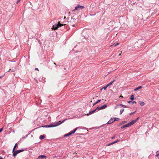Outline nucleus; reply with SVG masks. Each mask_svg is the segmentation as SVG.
<instances>
[{
	"instance_id": "f257e3e1",
	"label": "nucleus",
	"mask_w": 159,
	"mask_h": 159,
	"mask_svg": "<svg viewBox=\"0 0 159 159\" xmlns=\"http://www.w3.org/2000/svg\"><path fill=\"white\" fill-rule=\"evenodd\" d=\"M63 25V24H61L60 22H59L58 24H56L53 26L52 29L54 30H56L59 27H60Z\"/></svg>"
},
{
	"instance_id": "f03ea898",
	"label": "nucleus",
	"mask_w": 159,
	"mask_h": 159,
	"mask_svg": "<svg viewBox=\"0 0 159 159\" xmlns=\"http://www.w3.org/2000/svg\"><path fill=\"white\" fill-rule=\"evenodd\" d=\"M24 151V149H20L15 151V150L14 152L12 151L13 156V157L16 156L17 154L20 153V152H23Z\"/></svg>"
},
{
	"instance_id": "7ed1b4c3",
	"label": "nucleus",
	"mask_w": 159,
	"mask_h": 159,
	"mask_svg": "<svg viewBox=\"0 0 159 159\" xmlns=\"http://www.w3.org/2000/svg\"><path fill=\"white\" fill-rule=\"evenodd\" d=\"M78 128V127L76 128L74 130L70 132L68 134H65L64 135V137H67V136H68L71 135V134L74 133L76 131V130H77Z\"/></svg>"
},
{
	"instance_id": "20e7f679",
	"label": "nucleus",
	"mask_w": 159,
	"mask_h": 159,
	"mask_svg": "<svg viewBox=\"0 0 159 159\" xmlns=\"http://www.w3.org/2000/svg\"><path fill=\"white\" fill-rule=\"evenodd\" d=\"M84 8V6L78 5L77 6L75 7V9L73 10V11H75L76 10H79V9H82Z\"/></svg>"
},
{
	"instance_id": "39448f33",
	"label": "nucleus",
	"mask_w": 159,
	"mask_h": 159,
	"mask_svg": "<svg viewBox=\"0 0 159 159\" xmlns=\"http://www.w3.org/2000/svg\"><path fill=\"white\" fill-rule=\"evenodd\" d=\"M67 119H65L63 120L61 122H60V123H59V122H61V121H59L58 122H57L56 123V125H55L54 124H53V126H55V127L57 126H58L61 124L62 123L64 122Z\"/></svg>"
},
{
	"instance_id": "423d86ee",
	"label": "nucleus",
	"mask_w": 159,
	"mask_h": 159,
	"mask_svg": "<svg viewBox=\"0 0 159 159\" xmlns=\"http://www.w3.org/2000/svg\"><path fill=\"white\" fill-rule=\"evenodd\" d=\"M107 107V105L106 104H105L101 107H97V109H98L99 110H102L103 109H105Z\"/></svg>"
},
{
	"instance_id": "0eeeda50",
	"label": "nucleus",
	"mask_w": 159,
	"mask_h": 159,
	"mask_svg": "<svg viewBox=\"0 0 159 159\" xmlns=\"http://www.w3.org/2000/svg\"><path fill=\"white\" fill-rule=\"evenodd\" d=\"M55 126H53V124H51L49 125H44L42 126V127L43 128H48V127H54Z\"/></svg>"
},
{
	"instance_id": "6e6552de",
	"label": "nucleus",
	"mask_w": 159,
	"mask_h": 159,
	"mask_svg": "<svg viewBox=\"0 0 159 159\" xmlns=\"http://www.w3.org/2000/svg\"><path fill=\"white\" fill-rule=\"evenodd\" d=\"M128 103L130 104L133 105L134 104H136V102L134 101H129L128 102Z\"/></svg>"
},
{
	"instance_id": "1a4fd4ad",
	"label": "nucleus",
	"mask_w": 159,
	"mask_h": 159,
	"mask_svg": "<svg viewBox=\"0 0 159 159\" xmlns=\"http://www.w3.org/2000/svg\"><path fill=\"white\" fill-rule=\"evenodd\" d=\"M97 110V108H96V109H95V110H94L93 111H89V114H87V115L88 116L89 115H91V114H92L93 113H94Z\"/></svg>"
},
{
	"instance_id": "9d476101",
	"label": "nucleus",
	"mask_w": 159,
	"mask_h": 159,
	"mask_svg": "<svg viewBox=\"0 0 159 159\" xmlns=\"http://www.w3.org/2000/svg\"><path fill=\"white\" fill-rule=\"evenodd\" d=\"M114 121L113 119H112V118H111L107 122V124H111V123H113Z\"/></svg>"
},
{
	"instance_id": "9b49d317",
	"label": "nucleus",
	"mask_w": 159,
	"mask_h": 159,
	"mask_svg": "<svg viewBox=\"0 0 159 159\" xmlns=\"http://www.w3.org/2000/svg\"><path fill=\"white\" fill-rule=\"evenodd\" d=\"M116 81V79L114 80L113 81H111L109 83H108L107 85V86H109L111 85L113 83Z\"/></svg>"
},
{
	"instance_id": "f8f14e48",
	"label": "nucleus",
	"mask_w": 159,
	"mask_h": 159,
	"mask_svg": "<svg viewBox=\"0 0 159 159\" xmlns=\"http://www.w3.org/2000/svg\"><path fill=\"white\" fill-rule=\"evenodd\" d=\"M100 101H101V100H100V99L98 100L96 102L94 103L93 104V106H94L95 105H96L98 103V102H99Z\"/></svg>"
},
{
	"instance_id": "ddd939ff",
	"label": "nucleus",
	"mask_w": 159,
	"mask_h": 159,
	"mask_svg": "<svg viewBox=\"0 0 159 159\" xmlns=\"http://www.w3.org/2000/svg\"><path fill=\"white\" fill-rule=\"evenodd\" d=\"M142 88V86H141L138 87L137 88H136V89H134V91H136L139 89H141Z\"/></svg>"
},
{
	"instance_id": "4468645a",
	"label": "nucleus",
	"mask_w": 159,
	"mask_h": 159,
	"mask_svg": "<svg viewBox=\"0 0 159 159\" xmlns=\"http://www.w3.org/2000/svg\"><path fill=\"white\" fill-rule=\"evenodd\" d=\"M139 104L141 106H143L144 105V103L143 102H139Z\"/></svg>"
},
{
	"instance_id": "2eb2a0df",
	"label": "nucleus",
	"mask_w": 159,
	"mask_h": 159,
	"mask_svg": "<svg viewBox=\"0 0 159 159\" xmlns=\"http://www.w3.org/2000/svg\"><path fill=\"white\" fill-rule=\"evenodd\" d=\"M44 138H45V136L43 135H41L39 137L40 139L41 140L44 139Z\"/></svg>"
},
{
	"instance_id": "dca6fc26",
	"label": "nucleus",
	"mask_w": 159,
	"mask_h": 159,
	"mask_svg": "<svg viewBox=\"0 0 159 159\" xmlns=\"http://www.w3.org/2000/svg\"><path fill=\"white\" fill-rule=\"evenodd\" d=\"M130 126H131V125H130V123H129L125 125V127H128Z\"/></svg>"
},
{
	"instance_id": "f3484780",
	"label": "nucleus",
	"mask_w": 159,
	"mask_h": 159,
	"mask_svg": "<svg viewBox=\"0 0 159 159\" xmlns=\"http://www.w3.org/2000/svg\"><path fill=\"white\" fill-rule=\"evenodd\" d=\"M17 145V143H16L15 144V146H14V148H13V150H12V151L13 152H14V150H15V148H16V147Z\"/></svg>"
},
{
	"instance_id": "a211bd4d",
	"label": "nucleus",
	"mask_w": 159,
	"mask_h": 159,
	"mask_svg": "<svg viewBox=\"0 0 159 159\" xmlns=\"http://www.w3.org/2000/svg\"><path fill=\"white\" fill-rule=\"evenodd\" d=\"M130 125H131L134 124L135 122L134 120H132L131 122H129Z\"/></svg>"
},
{
	"instance_id": "6ab92c4d",
	"label": "nucleus",
	"mask_w": 159,
	"mask_h": 159,
	"mask_svg": "<svg viewBox=\"0 0 159 159\" xmlns=\"http://www.w3.org/2000/svg\"><path fill=\"white\" fill-rule=\"evenodd\" d=\"M130 125H131L134 124L135 122L134 120H132L131 122H129Z\"/></svg>"
},
{
	"instance_id": "aec40b11",
	"label": "nucleus",
	"mask_w": 159,
	"mask_h": 159,
	"mask_svg": "<svg viewBox=\"0 0 159 159\" xmlns=\"http://www.w3.org/2000/svg\"><path fill=\"white\" fill-rule=\"evenodd\" d=\"M134 97L133 95H132L130 97V98L131 100H133L134 99Z\"/></svg>"
},
{
	"instance_id": "412c9836",
	"label": "nucleus",
	"mask_w": 159,
	"mask_h": 159,
	"mask_svg": "<svg viewBox=\"0 0 159 159\" xmlns=\"http://www.w3.org/2000/svg\"><path fill=\"white\" fill-rule=\"evenodd\" d=\"M124 111V109H121L120 111V114H121Z\"/></svg>"
},
{
	"instance_id": "4be33fe9",
	"label": "nucleus",
	"mask_w": 159,
	"mask_h": 159,
	"mask_svg": "<svg viewBox=\"0 0 159 159\" xmlns=\"http://www.w3.org/2000/svg\"><path fill=\"white\" fill-rule=\"evenodd\" d=\"M40 156L42 159L43 158H46L47 157L45 155H40Z\"/></svg>"
},
{
	"instance_id": "5701e85b",
	"label": "nucleus",
	"mask_w": 159,
	"mask_h": 159,
	"mask_svg": "<svg viewBox=\"0 0 159 159\" xmlns=\"http://www.w3.org/2000/svg\"><path fill=\"white\" fill-rule=\"evenodd\" d=\"M119 105L120 106H121V107H124V108H126V107H127L126 106L123 105L122 104H119Z\"/></svg>"
},
{
	"instance_id": "b1692460",
	"label": "nucleus",
	"mask_w": 159,
	"mask_h": 159,
	"mask_svg": "<svg viewBox=\"0 0 159 159\" xmlns=\"http://www.w3.org/2000/svg\"><path fill=\"white\" fill-rule=\"evenodd\" d=\"M156 156L157 157L159 156V151H157L156 152Z\"/></svg>"
},
{
	"instance_id": "393cba45",
	"label": "nucleus",
	"mask_w": 159,
	"mask_h": 159,
	"mask_svg": "<svg viewBox=\"0 0 159 159\" xmlns=\"http://www.w3.org/2000/svg\"><path fill=\"white\" fill-rule=\"evenodd\" d=\"M120 141V140H117L116 141H115L114 142H112V143H113V144H114L115 143H117V142H119Z\"/></svg>"
},
{
	"instance_id": "a878e982",
	"label": "nucleus",
	"mask_w": 159,
	"mask_h": 159,
	"mask_svg": "<svg viewBox=\"0 0 159 159\" xmlns=\"http://www.w3.org/2000/svg\"><path fill=\"white\" fill-rule=\"evenodd\" d=\"M119 120V119L118 118H115L114 119V121H118Z\"/></svg>"
},
{
	"instance_id": "bb28decb",
	"label": "nucleus",
	"mask_w": 159,
	"mask_h": 159,
	"mask_svg": "<svg viewBox=\"0 0 159 159\" xmlns=\"http://www.w3.org/2000/svg\"><path fill=\"white\" fill-rule=\"evenodd\" d=\"M108 86H107V85L106 86L103 87V88H102V89H104V90H105L108 87Z\"/></svg>"
},
{
	"instance_id": "cd10ccee",
	"label": "nucleus",
	"mask_w": 159,
	"mask_h": 159,
	"mask_svg": "<svg viewBox=\"0 0 159 159\" xmlns=\"http://www.w3.org/2000/svg\"><path fill=\"white\" fill-rule=\"evenodd\" d=\"M119 44V43H114L113 44V45H115V46H117Z\"/></svg>"
},
{
	"instance_id": "c85d7f7f",
	"label": "nucleus",
	"mask_w": 159,
	"mask_h": 159,
	"mask_svg": "<svg viewBox=\"0 0 159 159\" xmlns=\"http://www.w3.org/2000/svg\"><path fill=\"white\" fill-rule=\"evenodd\" d=\"M113 144V143H112V142L111 143H109L108 144H107V146H109L111 145H112Z\"/></svg>"
},
{
	"instance_id": "c756f323",
	"label": "nucleus",
	"mask_w": 159,
	"mask_h": 159,
	"mask_svg": "<svg viewBox=\"0 0 159 159\" xmlns=\"http://www.w3.org/2000/svg\"><path fill=\"white\" fill-rule=\"evenodd\" d=\"M135 112H131L130 113L129 115L130 116H132L133 114Z\"/></svg>"
},
{
	"instance_id": "7c9ffc66",
	"label": "nucleus",
	"mask_w": 159,
	"mask_h": 159,
	"mask_svg": "<svg viewBox=\"0 0 159 159\" xmlns=\"http://www.w3.org/2000/svg\"><path fill=\"white\" fill-rule=\"evenodd\" d=\"M139 119V117H138V118H137V119H136L135 120H134L135 121V122H136V121H137V120H138Z\"/></svg>"
},
{
	"instance_id": "2f4dec72",
	"label": "nucleus",
	"mask_w": 159,
	"mask_h": 159,
	"mask_svg": "<svg viewBox=\"0 0 159 159\" xmlns=\"http://www.w3.org/2000/svg\"><path fill=\"white\" fill-rule=\"evenodd\" d=\"M37 159H42L40 156H39L38 158Z\"/></svg>"
},
{
	"instance_id": "473e14b6",
	"label": "nucleus",
	"mask_w": 159,
	"mask_h": 159,
	"mask_svg": "<svg viewBox=\"0 0 159 159\" xmlns=\"http://www.w3.org/2000/svg\"><path fill=\"white\" fill-rule=\"evenodd\" d=\"M3 130V128L0 129V133Z\"/></svg>"
},
{
	"instance_id": "72a5a7b5",
	"label": "nucleus",
	"mask_w": 159,
	"mask_h": 159,
	"mask_svg": "<svg viewBox=\"0 0 159 159\" xmlns=\"http://www.w3.org/2000/svg\"><path fill=\"white\" fill-rule=\"evenodd\" d=\"M125 127H125V125H124L121 127V129H123Z\"/></svg>"
},
{
	"instance_id": "f704fd0d",
	"label": "nucleus",
	"mask_w": 159,
	"mask_h": 159,
	"mask_svg": "<svg viewBox=\"0 0 159 159\" xmlns=\"http://www.w3.org/2000/svg\"><path fill=\"white\" fill-rule=\"evenodd\" d=\"M20 0H18L16 2V4H17L20 1Z\"/></svg>"
},
{
	"instance_id": "c9c22d12",
	"label": "nucleus",
	"mask_w": 159,
	"mask_h": 159,
	"mask_svg": "<svg viewBox=\"0 0 159 159\" xmlns=\"http://www.w3.org/2000/svg\"><path fill=\"white\" fill-rule=\"evenodd\" d=\"M119 106V105H117L115 107V109H116L117 107H118V106Z\"/></svg>"
},
{
	"instance_id": "e433bc0d",
	"label": "nucleus",
	"mask_w": 159,
	"mask_h": 159,
	"mask_svg": "<svg viewBox=\"0 0 159 159\" xmlns=\"http://www.w3.org/2000/svg\"><path fill=\"white\" fill-rule=\"evenodd\" d=\"M115 136H114L112 137L111 138V139H114L115 138Z\"/></svg>"
},
{
	"instance_id": "4c0bfd02",
	"label": "nucleus",
	"mask_w": 159,
	"mask_h": 159,
	"mask_svg": "<svg viewBox=\"0 0 159 159\" xmlns=\"http://www.w3.org/2000/svg\"><path fill=\"white\" fill-rule=\"evenodd\" d=\"M4 75H2V76H0V78H2V77L3 76H4Z\"/></svg>"
},
{
	"instance_id": "58836bf2",
	"label": "nucleus",
	"mask_w": 159,
	"mask_h": 159,
	"mask_svg": "<svg viewBox=\"0 0 159 159\" xmlns=\"http://www.w3.org/2000/svg\"><path fill=\"white\" fill-rule=\"evenodd\" d=\"M35 70H38V68H35Z\"/></svg>"
},
{
	"instance_id": "ea45409f",
	"label": "nucleus",
	"mask_w": 159,
	"mask_h": 159,
	"mask_svg": "<svg viewBox=\"0 0 159 159\" xmlns=\"http://www.w3.org/2000/svg\"><path fill=\"white\" fill-rule=\"evenodd\" d=\"M0 159H3L2 157H0Z\"/></svg>"
},
{
	"instance_id": "a19ab883",
	"label": "nucleus",
	"mask_w": 159,
	"mask_h": 159,
	"mask_svg": "<svg viewBox=\"0 0 159 159\" xmlns=\"http://www.w3.org/2000/svg\"><path fill=\"white\" fill-rule=\"evenodd\" d=\"M72 27H74L75 26V25H72Z\"/></svg>"
},
{
	"instance_id": "79ce46f5",
	"label": "nucleus",
	"mask_w": 159,
	"mask_h": 159,
	"mask_svg": "<svg viewBox=\"0 0 159 159\" xmlns=\"http://www.w3.org/2000/svg\"><path fill=\"white\" fill-rule=\"evenodd\" d=\"M66 18V16H65L64 17V19H65Z\"/></svg>"
},
{
	"instance_id": "37998d69",
	"label": "nucleus",
	"mask_w": 159,
	"mask_h": 159,
	"mask_svg": "<svg viewBox=\"0 0 159 159\" xmlns=\"http://www.w3.org/2000/svg\"><path fill=\"white\" fill-rule=\"evenodd\" d=\"M120 97L123 98V97L122 96H120Z\"/></svg>"
},
{
	"instance_id": "c03bdc74",
	"label": "nucleus",
	"mask_w": 159,
	"mask_h": 159,
	"mask_svg": "<svg viewBox=\"0 0 159 159\" xmlns=\"http://www.w3.org/2000/svg\"><path fill=\"white\" fill-rule=\"evenodd\" d=\"M53 64L55 65H56V63L55 62H54Z\"/></svg>"
},
{
	"instance_id": "a18cd8bd",
	"label": "nucleus",
	"mask_w": 159,
	"mask_h": 159,
	"mask_svg": "<svg viewBox=\"0 0 159 159\" xmlns=\"http://www.w3.org/2000/svg\"><path fill=\"white\" fill-rule=\"evenodd\" d=\"M125 121H124L123 122V123H125Z\"/></svg>"
},
{
	"instance_id": "49530a36",
	"label": "nucleus",
	"mask_w": 159,
	"mask_h": 159,
	"mask_svg": "<svg viewBox=\"0 0 159 159\" xmlns=\"http://www.w3.org/2000/svg\"><path fill=\"white\" fill-rule=\"evenodd\" d=\"M120 54H119V55L120 56Z\"/></svg>"
},
{
	"instance_id": "de8ad7c7",
	"label": "nucleus",
	"mask_w": 159,
	"mask_h": 159,
	"mask_svg": "<svg viewBox=\"0 0 159 159\" xmlns=\"http://www.w3.org/2000/svg\"><path fill=\"white\" fill-rule=\"evenodd\" d=\"M11 70L10 69H9V70L8 71H9Z\"/></svg>"
}]
</instances>
